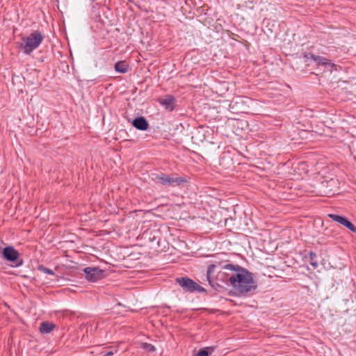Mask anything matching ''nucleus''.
Segmentation results:
<instances>
[{
	"label": "nucleus",
	"mask_w": 356,
	"mask_h": 356,
	"mask_svg": "<svg viewBox=\"0 0 356 356\" xmlns=\"http://www.w3.org/2000/svg\"><path fill=\"white\" fill-rule=\"evenodd\" d=\"M207 279L209 285L215 290L221 287L218 281L229 282L239 296H246L255 291L257 283L252 274L238 265L216 261L208 266Z\"/></svg>",
	"instance_id": "1"
},
{
	"label": "nucleus",
	"mask_w": 356,
	"mask_h": 356,
	"mask_svg": "<svg viewBox=\"0 0 356 356\" xmlns=\"http://www.w3.org/2000/svg\"><path fill=\"white\" fill-rule=\"evenodd\" d=\"M43 39L44 35L42 33L39 31H35L28 36L22 38V42L19 47L25 54L29 55L40 45Z\"/></svg>",
	"instance_id": "2"
},
{
	"label": "nucleus",
	"mask_w": 356,
	"mask_h": 356,
	"mask_svg": "<svg viewBox=\"0 0 356 356\" xmlns=\"http://www.w3.org/2000/svg\"><path fill=\"white\" fill-rule=\"evenodd\" d=\"M154 180L162 185L172 187L179 186L186 182L185 179L183 177L162 172L155 175Z\"/></svg>",
	"instance_id": "3"
},
{
	"label": "nucleus",
	"mask_w": 356,
	"mask_h": 356,
	"mask_svg": "<svg viewBox=\"0 0 356 356\" xmlns=\"http://www.w3.org/2000/svg\"><path fill=\"white\" fill-rule=\"evenodd\" d=\"M176 282L182 288L183 291L188 293L204 292L205 289L188 277H178Z\"/></svg>",
	"instance_id": "4"
},
{
	"label": "nucleus",
	"mask_w": 356,
	"mask_h": 356,
	"mask_svg": "<svg viewBox=\"0 0 356 356\" xmlns=\"http://www.w3.org/2000/svg\"><path fill=\"white\" fill-rule=\"evenodd\" d=\"M2 255L4 259L13 263L15 267H19L23 264V261L19 259V253L13 246L3 248Z\"/></svg>",
	"instance_id": "5"
},
{
	"label": "nucleus",
	"mask_w": 356,
	"mask_h": 356,
	"mask_svg": "<svg viewBox=\"0 0 356 356\" xmlns=\"http://www.w3.org/2000/svg\"><path fill=\"white\" fill-rule=\"evenodd\" d=\"M85 277L88 281L95 282L104 277V271L96 267H87L84 268Z\"/></svg>",
	"instance_id": "6"
},
{
	"label": "nucleus",
	"mask_w": 356,
	"mask_h": 356,
	"mask_svg": "<svg viewBox=\"0 0 356 356\" xmlns=\"http://www.w3.org/2000/svg\"><path fill=\"white\" fill-rule=\"evenodd\" d=\"M328 216L334 221L343 225L351 232L356 233L355 226L347 218L337 214H329Z\"/></svg>",
	"instance_id": "7"
},
{
	"label": "nucleus",
	"mask_w": 356,
	"mask_h": 356,
	"mask_svg": "<svg viewBox=\"0 0 356 356\" xmlns=\"http://www.w3.org/2000/svg\"><path fill=\"white\" fill-rule=\"evenodd\" d=\"M159 102L169 111H172L175 108V99L172 95H168L159 98Z\"/></svg>",
	"instance_id": "8"
},
{
	"label": "nucleus",
	"mask_w": 356,
	"mask_h": 356,
	"mask_svg": "<svg viewBox=\"0 0 356 356\" xmlns=\"http://www.w3.org/2000/svg\"><path fill=\"white\" fill-rule=\"evenodd\" d=\"M132 125L137 129L145 131L149 127V124L144 117H139L134 119Z\"/></svg>",
	"instance_id": "9"
},
{
	"label": "nucleus",
	"mask_w": 356,
	"mask_h": 356,
	"mask_svg": "<svg viewBox=\"0 0 356 356\" xmlns=\"http://www.w3.org/2000/svg\"><path fill=\"white\" fill-rule=\"evenodd\" d=\"M55 327V324L48 321H44L40 323L39 330L42 334H49Z\"/></svg>",
	"instance_id": "10"
},
{
	"label": "nucleus",
	"mask_w": 356,
	"mask_h": 356,
	"mask_svg": "<svg viewBox=\"0 0 356 356\" xmlns=\"http://www.w3.org/2000/svg\"><path fill=\"white\" fill-rule=\"evenodd\" d=\"M129 65L126 61H118L115 65V70L119 73H126Z\"/></svg>",
	"instance_id": "11"
},
{
	"label": "nucleus",
	"mask_w": 356,
	"mask_h": 356,
	"mask_svg": "<svg viewBox=\"0 0 356 356\" xmlns=\"http://www.w3.org/2000/svg\"><path fill=\"white\" fill-rule=\"evenodd\" d=\"M314 62H316L318 65H323L325 67H333L334 65L330 60L320 56H317L316 58H315Z\"/></svg>",
	"instance_id": "12"
},
{
	"label": "nucleus",
	"mask_w": 356,
	"mask_h": 356,
	"mask_svg": "<svg viewBox=\"0 0 356 356\" xmlns=\"http://www.w3.org/2000/svg\"><path fill=\"white\" fill-rule=\"evenodd\" d=\"M141 347L147 352H154L155 350V347L150 343H143Z\"/></svg>",
	"instance_id": "13"
},
{
	"label": "nucleus",
	"mask_w": 356,
	"mask_h": 356,
	"mask_svg": "<svg viewBox=\"0 0 356 356\" xmlns=\"http://www.w3.org/2000/svg\"><path fill=\"white\" fill-rule=\"evenodd\" d=\"M38 270L40 272L43 273L49 274V275H54V272L52 270H51V269H49V268H47V267H45L44 266H38Z\"/></svg>",
	"instance_id": "14"
},
{
	"label": "nucleus",
	"mask_w": 356,
	"mask_h": 356,
	"mask_svg": "<svg viewBox=\"0 0 356 356\" xmlns=\"http://www.w3.org/2000/svg\"><path fill=\"white\" fill-rule=\"evenodd\" d=\"M316 257L315 253L311 252L310 253V259H311V265L313 266L314 268H316L318 266V263L316 261H314V258Z\"/></svg>",
	"instance_id": "15"
},
{
	"label": "nucleus",
	"mask_w": 356,
	"mask_h": 356,
	"mask_svg": "<svg viewBox=\"0 0 356 356\" xmlns=\"http://www.w3.org/2000/svg\"><path fill=\"white\" fill-rule=\"evenodd\" d=\"M316 56H317L314 55L312 53H307L304 54V58L308 60H312L314 61L315 60V58H316Z\"/></svg>",
	"instance_id": "16"
},
{
	"label": "nucleus",
	"mask_w": 356,
	"mask_h": 356,
	"mask_svg": "<svg viewBox=\"0 0 356 356\" xmlns=\"http://www.w3.org/2000/svg\"><path fill=\"white\" fill-rule=\"evenodd\" d=\"M209 353L206 349H201L195 356H208Z\"/></svg>",
	"instance_id": "17"
},
{
	"label": "nucleus",
	"mask_w": 356,
	"mask_h": 356,
	"mask_svg": "<svg viewBox=\"0 0 356 356\" xmlns=\"http://www.w3.org/2000/svg\"><path fill=\"white\" fill-rule=\"evenodd\" d=\"M3 241L2 240H0V254L2 253V251H3Z\"/></svg>",
	"instance_id": "18"
},
{
	"label": "nucleus",
	"mask_w": 356,
	"mask_h": 356,
	"mask_svg": "<svg viewBox=\"0 0 356 356\" xmlns=\"http://www.w3.org/2000/svg\"><path fill=\"white\" fill-rule=\"evenodd\" d=\"M114 355V353L113 351H108L106 354L103 355L102 356H112Z\"/></svg>",
	"instance_id": "19"
}]
</instances>
